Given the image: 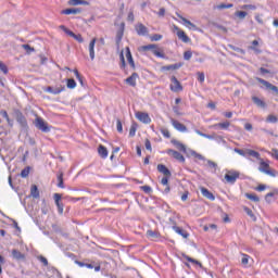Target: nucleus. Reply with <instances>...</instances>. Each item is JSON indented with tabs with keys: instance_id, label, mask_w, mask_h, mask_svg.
<instances>
[{
	"instance_id": "18",
	"label": "nucleus",
	"mask_w": 278,
	"mask_h": 278,
	"mask_svg": "<svg viewBox=\"0 0 278 278\" xmlns=\"http://www.w3.org/2000/svg\"><path fill=\"white\" fill-rule=\"evenodd\" d=\"M126 59L131 68H136V63L134 62V56H131V50H129V47L126 48Z\"/></svg>"
},
{
	"instance_id": "13",
	"label": "nucleus",
	"mask_w": 278,
	"mask_h": 278,
	"mask_svg": "<svg viewBox=\"0 0 278 278\" xmlns=\"http://www.w3.org/2000/svg\"><path fill=\"white\" fill-rule=\"evenodd\" d=\"M45 92H49L50 94H60V92H64V87H47Z\"/></svg>"
},
{
	"instance_id": "20",
	"label": "nucleus",
	"mask_w": 278,
	"mask_h": 278,
	"mask_svg": "<svg viewBox=\"0 0 278 278\" xmlns=\"http://www.w3.org/2000/svg\"><path fill=\"white\" fill-rule=\"evenodd\" d=\"M94 45H97V38H93L89 43L90 60H94Z\"/></svg>"
},
{
	"instance_id": "52",
	"label": "nucleus",
	"mask_w": 278,
	"mask_h": 278,
	"mask_svg": "<svg viewBox=\"0 0 278 278\" xmlns=\"http://www.w3.org/2000/svg\"><path fill=\"white\" fill-rule=\"evenodd\" d=\"M235 15L238 16V18H247V12L244 11H238Z\"/></svg>"
},
{
	"instance_id": "27",
	"label": "nucleus",
	"mask_w": 278,
	"mask_h": 278,
	"mask_svg": "<svg viewBox=\"0 0 278 278\" xmlns=\"http://www.w3.org/2000/svg\"><path fill=\"white\" fill-rule=\"evenodd\" d=\"M98 153L100 156H102L103 160H105V157H108V148L104 146H99Z\"/></svg>"
},
{
	"instance_id": "30",
	"label": "nucleus",
	"mask_w": 278,
	"mask_h": 278,
	"mask_svg": "<svg viewBox=\"0 0 278 278\" xmlns=\"http://www.w3.org/2000/svg\"><path fill=\"white\" fill-rule=\"evenodd\" d=\"M148 238H151L152 240H157L160 238V233L157 231L148 230L147 231Z\"/></svg>"
},
{
	"instance_id": "42",
	"label": "nucleus",
	"mask_w": 278,
	"mask_h": 278,
	"mask_svg": "<svg viewBox=\"0 0 278 278\" xmlns=\"http://www.w3.org/2000/svg\"><path fill=\"white\" fill-rule=\"evenodd\" d=\"M266 122L275 124V123H278V118L275 115H268L267 118H266Z\"/></svg>"
},
{
	"instance_id": "51",
	"label": "nucleus",
	"mask_w": 278,
	"mask_h": 278,
	"mask_svg": "<svg viewBox=\"0 0 278 278\" xmlns=\"http://www.w3.org/2000/svg\"><path fill=\"white\" fill-rule=\"evenodd\" d=\"M55 205L58 207L59 214H64V204L62 202H59Z\"/></svg>"
},
{
	"instance_id": "8",
	"label": "nucleus",
	"mask_w": 278,
	"mask_h": 278,
	"mask_svg": "<svg viewBox=\"0 0 278 278\" xmlns=\"http://www.w3.org/2000/svg\"><path fill=\"white\" fill-rule=\"evenodd\" d=\"M166 153H167V155H169V157H174V160H177V162H180L181 164H184V162H186V157L182 156V154L177 152L176 150L168 149V150H166Z\"/></svg>"
},
{
	"instance_id": "57",
	"label": "nucleus",
	"mask_w": 278,
	"mask_h": 278,
	"mask_svg": "<svg viewBox=\"0 0 278 278\" xmlns=\"http://www.w3.org/2000/svg\"><path fill=\"white\" fill-rule=\"evenodd\" d=\"M187 262H190L191 264H197L198 266H201V263L190 256H187Z\"/></svg>"
},
{
	"instance_id": "9",
	"label": "nucleus",
	"mask_w": 278,
	"mask_h": 278,
	"mask_svg": "<svg viewBox=\"0 0 278 278\" xmlns=\"http://www.w3.org/2000/svg\"><path fill=\"white\" fill-rule=\"evenodd\" d=\"M170 124L173 125L174 129L180 131L181 134H186V131H188L186 125L181 124L179 121L175 118H170Z\"/></svg>"
},
{
	"instance_id": "22",
	"label": "nucleus",
	"mask_w": 278,
	"mask_h": 278,
	"mask_svg": "<svg viewBox=\"0 0 278 278\" xmlns=\"http://www.w3.org/2000/svg\"><path fill=\"white\" fill-rule=\"evenodd\" d=\"M245 155H250L251 157H255V160H258V162L262 160V155L260 154V152L254 151V150H247L245 151Z\"/></svg>"
},
{
	"instance_id": "49",
	"label": "nucleus",
	"mask_w": 278,
	"mask_h": 278,
	"mask_svg": "<svg viewBox=\"0 0 278 278\" xmlns=\"http://www.w3.org/2000/svg\"><path fill=\"white\" fill-rule=\"evenodd\" d=\"M198 81H200V84L205 81V74L203 72H198Z\"/></svg>"
},
{
	"instance_id": "11",
	"label": "nucleus",
	"mask_w": 278,
	"mask_h": 278,
	"mask_svg": "<svg viewBox=\"0 0 278 278\" xmlns=\"http://www.w3.org/2000/svg\"><path fill=\"white\" fill-rule=\"evenodd\" d=\"M178 18H180V23H182V25L185 27H187V29H193L194 31H197V25H194L192 22H190L189 20H187L186 17L181 16L179 13H177Z\"/></svg>"
},
{
	"instance_id": "25",
	"label": "nucleus",
	"mask_w": 278,
	"mask_h": 278,
	"mask_svg": "<svg viewBox=\"0 0 278 278\" xmlns=\"http://www.w3.org/2000/svg\"><path fill=\"white\" fill-rule=\"evenodd\" d=\"M68 5H90L86 0H70Z\"/></svg>"
},
{
	"instance_id": "19",
	"label": "nucleus",
	"mask_w": 278,
	"mask_h": 278,
	"mask_svg": "<svg viewBox=\"0 0 278 278\" xmlns=\"http://www.w3.org/2000/svg\"><path fill=\"white\" fill-rule=\"evenodd\" d=\"M159 173H162L165 177H170V170L163 164L157 165Z\"/></svg>"
},
{
	"instance_id": "38",
	"label": "nucleus",
	"mask_w": 278,
	"mask_h": 278,
	"mask_svg": "<svg viewBox=\"0 0 278 278\" xmlns=\"http://www.w3.org/2000/svg\"><path fill=\"white\" fill-rule=\"evenodd\" d=\"M64 175L63 174H60L59 176H58V188H64Z\"/></svg>"
},
{
	"instance_id": "48",
	"label": "nucleus",
	"mask_w": 278,
	"mask_h": 278,
	"mask_svg": "<svg viewBox=\"0 0 278 278\" xmlns=\"http://www.w3.org/2000/svg\"><path fill=\"white\" fill-rule=\"evenodd\" d=\"M0 71H2V73L4 75H8V65L4 64L3 62L0 61Z\"/></svg>"
},
{
	"instance_id": "37",
	"label": "nucleus",
	"mask_w": 278,
	"mask_h": 278,
	"mask_svg": "<svg viewBox=\"0 0 278 278\" xmlns=\"http://www.w3.org/2000/svg\"><path fill=\"white\" fill-rule=\"evenodd\" d=\"M71 38H74V40H77V42H84V37L81 35H76L75 33L72 31Z\"/></svg>"
},
{
	"instance_id": "41",
	"label": "nucleus",
	"mask_w": 278,
	"mask_h": 278,
	"mask_svg": "<svg viewBox=\"0 0 278 278\" xmlns=\"http://www.w3.org/2000/svg\"><path fill=\"white\" fill-rule=\"evenodd\" d=\"M150 40H151L152 42H157V41L162 40V35H160V34H154V35H152V36L150 37Z\"/></svg>"
},
{
	"instance_id": "46",
	"label": "nucleus",
	"mask_w": 278,
	"mask_h": 278,
	"mask_svg": "<svg viewBox=\"0 0 278 278\" xmlns=\"http://www.w3.org/2000/svg\"><path fill=\"white\" fill-rule=\"evenodd\" d=\"M250 257L251 256H249L248 254H242L241 264H243V266H247V264H249Z\"/></svg>"
},
{
	"instance_id": "15",
	"label": "nucleus",
	"mask_w": 278,
	"mask_h": 278,
	"mask_svg": "<svg viewBox=\"0 0 278 278\" xmlns=\"http://www.w3.org/2000/svg\"><path fill=\"white\" fill-rule=\"evenodd\" d=\"M135 29L139 36H147V34L149 33V30L147 29V26L142 24H137Z\"/></svg>"
},
{
	"instance_id": "23",
	"label": "nucleus",
	"mask_w": 278,
	"mask_h": 278,
	"mask_svg": "<svg viewBox=\"0 0 278 278\" xmlns=\"http://www.w3.org/2000/svg\"><path fill=\"white\" fill-rule=\"evenodd\" d=\"M168 177L170 176H165L161 179L162 186H165V190H164L165 194H168V192H170V187L168 186Z\"/></svg>"
},
{
	"instance_id": "58",
	"label": "nucleus",
	"mask_w": 278,
	"mask_h": 278,
	"mask_svg": "<svg viewBox=\"0 0 278 278\" xmlns=\"http://www.w3.org/2000/svg\"><path fill=\"white\" fill-rule=\"evenodd\" d=\"M215 140L216 142H218L220 144V142H223L225 144V139L223 138V136H218V135H215Z\"/></svg>"
},
{
	"instance_id": "1",
	"label": "nucleus",
	"mask_w": 278,
	"mask_h": 278,
	"mask_svg": "<svg viewBox=\"0 0 278 278\" xmlns=\"http://www.w3.org/2000/svg\"><path fill=\"white\" fill-rule=\"evenodd\" d=\"M260 173H265V175H269V177H277V170L270 169V162L264 161V159L260 160Z\"/></svg>"
},
{
	"instance_id": "44",
	"label": "nucleus",
	"mask_w": 278,
	"mask_h": 278,
	"mask_svg": "<svg viewBox=\"0 0 278 278\" xmlns=\"http://www.w3.org/2000/svg\"><path fill=\"white\" fill-rule=\"evenodd\" d=\"M230 125L231 124L229 122L218 123L220 129H229Z\"/></svg>"
},
{
	"instance_id": "14",
	"label": "nucleus",
	"mask_w": 278,
	"mask_h": 278,
	"mask_svg": "<svg viewBox=\"0 0 278 278\" xmlns=\"http://www.w3.org/2000/svg\"><path fill=\"white\" fill-rule=\"evenodd\" d=\"M252 101L254 104H256V108H262V110H266V102L256 96L252 97Z\"/></svg>"
},
{
	"instance_id": "5",
	"label": "nucleus",
	"mask_w": 278,
	"mask_h": 278,
	"mask_svg": "<svg viewBox=\"0 0 278 278\" xmlns=\"http://www.w3.org/2000/svg\"><path fill=\"white\" fill-rule=\"evenodd\" d=\"M35 126L40 131H43V134H49V131H51V128L49 127V124H47V122H45V119H42L41 117H37L35 119Z\"/></svg>"
},
{
	"instance_id": "7",
	"label": "nucleus",
	"mask_w": 278,
	"mask_h": 278,
	"mask_svg": "<svg viewBox=\"0 0 278 278\" xmlns=\"http://www.w3.org/2000/svg\"><path fill=\"white\" fill-rule=\"evenodd\" d=\"M135 116L140 123H143V125L151 124V116H149V113L138 111L135 113Z\"/></svg>"
},
{
	"instance_id": "36",
	"label": "nucleus",
	"mask_w": 278,
	"mask_h": 278,
	"mask_svg": "<svg viewBox=\"0 0 278 278\" xmlns=\"http://www.w3.org/2000/svg\"><path fill=\"white\" fill-rule=\"evenodd\" d=\"M229 8H233V4L232 3H228V4L222 3V4L217 5V10H229Z\"/></svg>"
},
{
	"instance_id": "33",
	"label": "nucleus",
	"mask_w": 278,
	"mask_h": 278,
	"mask_svg": "<svg viewBox=\"0 0 278 278\" xmlns=\"http://www.w3.org/2000/svg\"><path fill=\"white\" fill-rule=\"evenodd\" d=\"M257 45H260V41L253 40V41H252V47H250V49H251L252 51H254L255 53H262V51H261L258 48H256Z\"/></svg>"
},
{
	"instance_id": "12",
	"label": "nucleus",
	"mask_w": 278,
	"mask_h": 278,
	"mask_svg": "<svg viewBox=\"0 0 278 278\" xmlns=\"http://www.w3.org/2000/svg\"><path fill=\"white\" fill-rule=\"evenodd\" d=\"M184 66V63H176L172 65H165L161 67V71H179Z\"/></svg>"
},
{
	"instance_id": "31",
	"label": "nucleus",
	"mask_w": 278,
	"mask_h": 278,
	"mask_svg": "<svg viewBox=\"0 0 278 278\" xmlns=\"http://www.w3.org/2000/svg\"><path fill=\"white\" fill-rule=\"evenodd\" d=\"M123 29H125V23H122V29L117 31L116 42H121L123 40V35H124Z\"/></svg>"
},
{
	"instance_id": "55",
	"label": "nucleus",
	"mask_w": 278,
	"mask_h": 278,
	"mask_svg": "<svg viewBox=\"0 0 278 278\" xmlns=\"http://www.w3.org/2000/svg\"><path fill=\"white\" fill-rule=\"evenodd\" d=\"M116 127H117V131L119 134H123V123H121V119H117Z\"/></svg>"
},
{
	"instance_id": "39",
	"label": "nucleus",
	"mask_w": 278,
	"mask_h": 278,
	"mask_svg": "<svg viewBox=\"0 0 278 278\" xmlns=\"http://www.w3.org/2000/svg\"><path fill=\"white\" fill-rule=\"evenodd\" d=\"M37 260L43 264V266H49V261L47 260V257L42 256V255H39L37 256Z\"/></svg>"
},
{
	"instance_id": "56",
	"label": "nucleus",
	"mask_w": 278,
	"mask_h": 278,
	"mask_svg": "<svg viewBox=\"0 0 278 278\" xmlns=\"http://www.w3.org/2000/svg\"><path fill=\"white\" fill-rule=\"evenodd\" d=\"M53 199L55 204L61 203L62 195L60 193H54Z\"/></svg>"
},
{
	"instance_id": "4",
	"label": "nucleus",
	"mask_w": 278,
	"mask_h": 278,
	"mask_svg": "<svg viewBox=\"0 0 278 278\" xmlns=\"http://www.w3.org/2000/svg\"><path fill=\"white\" fill-rule=\"evenodd\" d=\"M173 33L176 34L178 40H181V42H190V37H188V35H186V31L181 30V28H179L177 25L173 26Z\"/></svg>"
},
{
	"instance_id": "59",
	"label": "nucleus",
	"mask_w": 278,
	"mask_h": 278,
	"mask_svg": "<svg viewBox=\"0 0 278 278\" xmlns=\"http://www.w3.org/2000/svg\"><path fill=\"white\" fill-rule=\"evenodd\" d=\"M203 138H207V140H215L216 139V134H213V135H203Z\"/></svg>"
},
{
	"instance_id": "60",
	"label": "nucleus",
	"mask_w": 278,
	"mask_h": 278,
	"mask_svg": "<svg viewBox=\"0 0 278 278\" xmlns=\"http://www.w3.org/2000/svg\"><path fill=\"white\" fill-rule=\"evenodd\" d=\"M127 21H129V23H134V21H135L134 12L130 11V12L128 13Z\"/></svg>"
},
{
	"instance_id": "34",
	"label": "nucleus",
	"mask_w": 278,
	"mask_h": 278,
	"mask_svg": "<svg viewBox=\"0 0 278 278\" xmlns=\"http://www.w3.org/2000/svg\"><path fill=\"white\" fill-rule=\"evenodd\" d=\"M245 214H248V216H250V218H252V220H257V217H255V214H253V211L249 207H244L243 208Z\"/></svg>"
},
{
	"instance_id": "40",
	"label": "nucleus",
	"mask_w": 278,
	"mask_h": 278,
	"mask_svg": "<svg viewBox=\"0 0 278 278\" xmlns=\"http://www.w3.org/2000/svg\"><path fill=\"white\" fill-rule=\"evenodd\" d=\"M12 255L15 260H23V254L21 252H18L17 250H13Z\"/></svg>"
},
{
	"instance_id": "61",
	"label": "nucleus",
	"mask_w": 278,
	"mask_h": 278,
	"mask_svg": "<svg viewBox=\"0 0 278 278\" xmlns=\"http://www.w3.org/2000/svg\"><path fill=\"white\" fill-rule=\"evenodd\" d=\"M146 149L147 151H153V149L151 148V141L149 139L146 140Z\"/></svg>"
},
{
	"instance_id": "62",
	"label": "nucleus",
	"mask_w": 278,
	"mask_h": 278,
	"mask_svg": "<svg viewBox=\"0 0 278 278\" xmlns=\"http://www.w3.org/2000/svg\"><path fill=\"white\" fill-rule=\"evenodd\" d=\"M159 16H165L166 15V9L165 8H161L157 12Z\"/></svg>"
},
{
	"instance_id": "29",
	"label": "nucleus",
	"mask_w": 278,
	"mask_h": 278,
	"mask_svg": "<svg viewBox=\"0 0 278 278\" xmlns=\"http://www.w3.org/2000/svg\"><path fill=\"white\" fill-rule=\"evenodd\" d=\"M189 153H190V155L192 157H195L197 160H202L203 162H205V156H203L202 154L198 153L197 151L190 150Z\"/></svg>"
},
{
	"instance_id": "43",
	"label": "nucleus",
	"mask_w": 278,
	"mask_h": 278,
	"mask_svg": "<svg viewBox=\"0 0 278 278\" xmlns=\"http://www.w3.org/2000/svg\"><path fill=\"white\" fill-rule=\"evenodd\" d=\"M241 10H257V7L255 4H243Z\"/></svg>"
},
{
	"instance_id": "64",
	"label": "nucleus",
	"mask_w": 278,
	"mask_h": 278,
	"mask_svg": "<svg viewBox=\"0 0 278 278\" xmlns=\"http://www.w3.org/2000/svg\"><path fill=\"white\" fill-rule=\"evenodd\" d=\"M141 190H143V192H147L149 194V192H151V187L150 186H143V187H141Z\"/></svg>"
},
{
	"instance_id": "16",
	"label": "nucleus",
	"mask_w": 278,
	"mask_h": 278,
	"mask_svg": "<svg viewBox=\"0 0 278 278\" xmlns=\"http://www.w3.org/2000/svg\"><path fill=\"white\" fill-rule=\"evenodd\" d=\"M201 193L205 197V199H208L210 201H215L216 197H214V193L210 192V190H207L204 187L200 188Z\"/></svg>"
},
{
	"instance_id": "50",
	"label": "nucleus",
	"mask_w": 278,
	"mask_h": 278,
	"mask_svg": "<svg viewBox=\"0 0 278 278\" xmlns=\"http://www.w3.org/2000/svg\"><path fill=\"white\" fill-rule=\"evenodd\" d=\"M60 29H62V31H64L65 34H67V36H73V30L66 28V26L61 25Z\"/></svg>"
},
{
	"instance_id": "35",
	"label": "nucleus",
	"mask_w": 278,
	"mask_h": 278,
	"mask_svg": "<svg viewBox=\"0 0 278 278\" xmlns=\"http://www.w3.org/2000/svg\"><path fill=\"white\" fill-rule=\"evenodd\" d=\"M245 197L247 199H250V201H254L255 203L260 201V198L253 193H247Z\"/></svg>"
},
{
	"instance_id": "6",
	"label": "nucleus",
	"mask_w": 278,
	"mask_h": 278,
	"mask_svg": "<svg viewBox=\"0 0 278 278\" xmlns=\"http://www.w3.org/2000/svg\"><path fill=\"white\" fill-rule=\"evenodd\" d=\"M169 89L172 90V92H181V90H184V87L181 86V83L177 79V77L172 76Z\"/></svg>"
},
{
	"instance_id": "53",
	"label": "nucleus",
	"mask_w": 278,
	"mask_h": 278,
	"mask_svg": "<svg viewBox=\"0 0 278 278\" xmlns=\"http://www.w3.org/2000/svg\"><path fill=\"white\" fill-rule=\"evenodd\" d=\"M21 177H29V167H25L22 172H21Z\"/></svg>"
},
{
	"instance_id": "28",
	"label": "nucleus",
	"mask_w": 278,
	"mask_h": 278,
	"mask_svg": "<svg viewBox=\"0 0 278 278\" xmlns=\"http://www.w3.org/2000/svg\"><path fill=\"white\" fill-rule=\"evenodd\" d=\"M30 194L34 199H39L40 198V192L38 191V187L34 185L30 189Z\"/></svg>"
},
{
	"instance_id": "3",
	"label": "nucleus",
	"mask_w": 278,
	"mask_h": 278,
	"mask_svg": "<svg viewBox=\"0 0 278 278\" xmlns=\"http://www.w3.org/2000/svg\"><path fill=\"white\" fill-rule=\"evenodd\" d=\"M225 179L227 181V184H236V181H238V179H240V172L238 170H228L226 174H225Z\"/></svg>"
},
{
	"instance_id": "45",
	"label": "nucleus",
	"mask_w": 278,
	"mask_h": 278,
	"mask_svg": "<svg viewBox=\"0 0 278 278\" xmlns=\"http://www.w3.org/2000/svg\"><path fill=\"white\" fill-rule=\"evenodd\" d=\"M205 162H206L208 168H214V170H216L218 165L215 162L210 161V160H205Z\"/></svg>"
},
{
	"instance_id": "21",
	"label": "nucleus",
	"mask_w": 278,
	"mask_h": 278,
	"mask_svg": "<svg viewBox=\"0 0 278 278\" xmlns=\"http://www.w3.org/2000/svg\"><path fill=\"white\" fill-rule=\"evenodd\" d=\"M172 144H174L178 151H181V153H186V146L180 141L172 140Z\"/></svg>"
},
{
	"instance_id": "10",
	"label": "nucleus",
	"mask_w": 278,
	"mask_h": 278,
	"mask_svg": "<svg viewBox=\"0 0 278 278\" xmlns=\"http://www.w3.org/2000/svg\"><path fill=\"white\" fill-rule=\"evenodd\" d=\"M256 81H258V84H262L263 86H265V88H266L267 90H273V92H276V94H278V88H277V86L270 84L268 80H265V79H263V78L257 77V78H256Z\"/></svg>"
},
{
	"instance_id": "24",
	"label": "nucleus",
	"mask_w": 278,
	"mask_h": 278,
	"mask_svg": "<svg viewBox=\"0 0 278 278\" xmlns=\"http://www.w3.org/2000/svg\"><path fill=\"white\" fill-rule=\"evenodd\" d=\"M173 229L176 233H178V236H182L184 238H189V236H190V233H188V231H186L177 226H174Z\"/></svg>"
},
{
	"instance_id": "63",
	"label": "nucleus",
	"mask_w": 278,
	"mask_h": 278,
	"mask_svg": "<svg viewBox=\"0 0 278 278\" xmlns=\"http://www.w3.org/2000/svg\"><path fill=\"white\" fill-rule=\"evenodd\" d=\"M129 136L131 138H134V136H136V127L135 126H131L130 130H129Z\"/></svg>"
},
{
	"instance_id": "26",
	"label": "nucleus",
	"mask_w": 278,
	"mask_h": 278,
	"mask_svg": "<svg viewBox=\"0 0 278 278\" xmlns=\"http://www.w3.org/2000/svg\"><path fill=\"white\" fill-rule=\"evenodd\" d=\"M81 13V9H65L63 11H61V14H80Z\"/></svg>"
},
{
	"instance_id": "2",
	"label": "nucleus",
	"mask_w": 278,
	"mask_h": 278,
	"mask_svg": "<svg viewBox=\"0 0 278 278\" xmlns=\"http://www.w3.org/2000/svg\"><path fill=\"white\" fill-rule=\"evenodd\" d=\"M139 51H152L153 55H155L156 58H162L164 59V53H162L160 51V49L157 48V45L155 43H151L148 46H142Z\"/></svg>"
},
{
	"instance_id": "54",
	"label": "nucleus",
	"mask_w": 278,
	"mask_h": 278,
	"mask_svg": "<svg viewBox=\"0 0 278 278\" xmlns=\"http://www.w3.org/2000/svg\"><path fill=\"white\" fill-rule=\"evenodd\" d=\"M269 155H271V157H274L275 160L278 161V150L277 149H273L271 152H268Z\"/></svg>"
},
{
	"instance_id": "32",
	"label": "nucleus",
	"mask_w": 278,
	"mask_h": 278,
	"mask_svg": "<svg viewBox=\"0 0 278 278\" xmlns=\"http://www.w3.org/2000/svg\"><path fill=\"white\" fill-rule=\"evenodd\" d=\"M67 88H70V90H74V88H77V83L75 81V79L73 78L67 79Z\"/></svg>"
},
{
	"instance_id": "47",
	"label": "nucleus",
	"mask_w": 278,
	"mask_h": 278,
	"mask_svg": "<svg viewBox=\"0 0 278 278\" xmlns=\"http://www.w3.org/2000/svg\"><path fill=\"white\" fill-rule=\"evenodd\" d=\"M192 59V51L188 50L184 52V60L188 61Z\"/></svg>"
},
{
	"instance_id": "17",
	"label": "nucleus",
	"mask_w": 278,
	"mask_h": 278,
	"mask_svg": "<svg viewBox=\"0 0 278 278\" xmlns=\"http://www.w3.org/2000/svg\"><path fill=\"white\" fill-rule=\"evenodd\" d=\"M138 79V74L134 73L131 76L126 78L125 83L128 84V86H132V88H136V81Z\"/></svg>"
}]
</instances>
